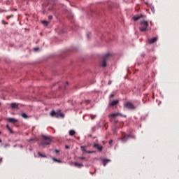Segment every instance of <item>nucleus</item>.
Returning a JSON list of instances; mask_svg holds the SVG:
<instances>
[{"mask_svg":"<svg viewBox=\"0 0 179 179\" xmlns=\"http://www.w3.org/2000/svg\"><path fill=\"white\" fill-rule=\"evenodd\" d=\"M139 30L142 32L150 30V28H149V22L145 20H141Z\"/></svg>","mask_w":179,"mask_h":179,"instance_id":"f257e3e1","label":"nucleus"},{"mask_svg":"<svg viewBox=\"0 0 179 179\" xmlns=\"http://www.w3.org/2000/svg\"><path fill=\"white\" fill-rule=\"evenodd\" d=\"M109 59H110L109 53L103 55V57L102 58V61H101V66L103 68H106V66H107V61H108Z\"/></svg>","mask_w":179,"mask_h":179,"instance_id":"f03ea898","label":"nucleus"},{"mask_svg":"<svg viewBox=\"0 0 179 179\" xmlns=\"http://www.w3.org/2000/svg\"><path fill=\"white\" fill-rule=\"evenodd\" d=\"M42 141L41 145H50V143H51V142H52V140L51 139V138L45 136H42Z\"/></svg>","mask_w":179,"mask_h":179,"instance_id":"7ed1b4c3","label":"nucleus"},{"mask_svg":"<svg viewBox=\"0 0 179 179\" xmlns=\"http://www.w3.org/2000/svg\"><path fill=\"white\" fill-rule=\"evenodd\" d=\"M129 138H135V136L131 135V134H122V137L119 138L120 141H121L123 143H125L129 139Z\"/></svg>","mask_w":179,"mask_h":179,"instance_id":"20e7f679","label":"nucleus"},{"mask_svg":"<svg viewBox=\"0 0 179 179\" xmlns=\"http://www.w3.org/2000/svg\"><path fill=\"white\" fill-rule=\"evenodd\" d=\"M124 107H126V108H129V110H135L136 108L134 104H132L131 102H126L124 103Z\"/></svg>","mask_w":179,"mask_h":179,"instance_id":"39448f33","label":"nucleus"},{"mask_svg":"<svg viewBox=\"0 0 179 179\" xmlns=\"http://www.w3.org/2000/svg\"><path fill=\"white\" fill-rule=\"evenodd\" d=\"M127 117V115H122L121 113H111L110 115H109V117H110V118H114L115 117Z\"/></svg>","mask_w":179,"mask_h":179,"instance_id":"423d86ee","label":"nucleus"},{"mask_svg":"<svg viewBox=\"0 0 179 179\" xmlns=\"http://www.w3.org/2000/svg\"><path fill=\"white\" fill-rule=\"evenodd\" d=\"M127 117V115H122L121 113H111L110 115H109V117H110V118H114L115 117Z\"/></svg>","mask_w":179,"mask_h":179,"instance_id":"0eeeda50","label":"nucleus"},{"mask_svg":"<svg viewBox=\"0 0 179 179\" xmlns=\"http://www.w3.org/2000/svg\"><path fill=\"white\" fill-rule=\"evenodd\" d=\"M142 17H145V15L142 14L136 15L133 17V20H134V22H136L137 20H139V19H142Z\"/></svg>","mask_w":179,"mask_h":179,"instance_id":"6e6552de","label":"nucleus"},{"mask_svg":"<svg viewBox=\"0 0 179 179\" xmlns=\"http://www.w3.org/2000/svg\"><path fill=\"white\" fill-rule=\"evenodd\" d=\"M93 148H96V149H97L99 151L103 150V146L97 144V143H94L93 144Z\"/></svg>","mask_w":179,"mask_h":179,"instance_id":"1a4fd4ad","label":"nucleus"},{"mask_svg":"<svg viewBox=\"0 0 179 179\" xmlns=\"http://www.w3.org/2000/svg\"><path fill=\"white\" fill-rule=\"evenodd\" d=\"M51 117H55L56 118H58L59 117V113L55 112V110H52L50 112Z\"/></svg>","mask_w":179,"mask_h":179,"instance_id":"9d476101","label":"nucleus"},{"mask_svg":"<svg viewBox=\"0 0 179 179\" xmlns=\"http://www.w3.org/2000/svg\"><path fill=\"white\" fill-rule=\"evenodd\" d=\"M117 104H118V100H113L110 103V107H113L114 106H117Z\"/></svg>","mask_w":179,"mask_h":179,"instance_id":"9b49d317","label":"nucleus"},{"mask_svg":"<svg viewBox=\"0 0 179 179\" xmlns=\"http://www.w3.org/2000/svg\"><path fill=\"white\" fill-rule=\"evenodd\" d=\"M7 121H8V122H11V124H15V122H17V120L15 118H8L7 119Z\"/></svg>","mask_w":179,"mask_h":179,"instance_id":"f8f14e48","label":"nucleus"},{"mask_svg":"<svg viewBox=\"0 0 179 179\" xmlns=\"http://www.w3.org/2000/svg\"><path fill=\"white\" fill-rule=\"evenodd\" d=\"M156 41H157V37H154L149 41V43L153 44L154 43H156Z\"/></svg>","mask_w":179,"mask_h":179,"instance_id":"ddd939ff","label":"nucleus"},{"mask_svg":"<svg viewBox=\"0 0 179 179\" xmlns=\"http://www.w3.org/2000/svg\"><path fill=\"white\" fill-rule=\"evenodd\" d=\"M11 108H19V105L16 103H10Z\"/></svg>","mask_w":179,"mask_h":179,"instance_id":"4468645a","label":"nucleus"},{"mask_svg":"<svg viewBox=\"0 0 179 179\" xmlns=\"http://www.w3.org/2000/svg\"><path fill=\"white\" fill-rule=\"evenodd\" d=\"M74 166H76V167H83V164H79V163H78V162H75L74 163Z\"/></svg>","mask_w":179,"mask_h":179,"instance_id":"2eb2a0df","label":"nucleus"},{"mask_svg":"<svg viewBox=\"0 0 179 179\" xmlns=\"http://www.w3.org/2000/svg\"><path fill=\"white\" fill-rule=\"evenodd\" d=\"M110 162V159H103V165L106 166L107 165V163Z\"/></svg>","mask_w":179,"mask_h":179,"instance_id":"dca6fc26","label":"nucleus"},{"mask_svg":"<svg viewBox=\"0 0 179 179\" xmlns=\"http://www.w3.org/2000/svg\"><path fill=\"white\" fill-rule=\"evenodd\" d=\"M21 116L22 117V118H29V116L26 113H22Z\"/></svg>","mask_w":179,"mask_h":179,"instance_id":"f3484780","label":"nucleus"},{"mask_svg":"<svg viewBox=\"0 0 179 179\" xmlns=\"http://www.w3.org/2000/svg\"><path fill=\"white\" fill-rule=\"evenodd\" d=\"M69 135L70 136H73V135H75V131L73 130H70Z\"/></svg>","mask_w":179,"mask_h":179,"instance_id":"a211bd4d","label":"nucleus"},{"mask_svg":"<svg viewBox=\"0 0 179 179\" xmlns=\"http://www.w3.org/2000/svg\"><path fill=\"white\" fill-rule=\"evenodd\" d=\"M41 23L43 24H44L45 26H48V22H47V21L43 20V21H41Z\"/></svg>","mask_w":179,"mask_h":179,"instance_id":"6ab92c4d","label":"nucleus"},{"mask_svg":"<svg viewBox=\"0 0 179 179\" xmlns=\"http://www.w3.org/2000/svg\"><path fill=\"white\" fill-rule=\"evenodd\" d=\"M111 122H114L115 124H117L118 123V120H115L114 118H112Z\"/></svg>","mask_w":179,"mask_h":179,"instance_id":"aec40b11","label":"nucleus"},{"mask_svg":"<svg viewBox=\"0 0 179 179\" xmlns=\"http://www.w3.org/2000/svg\"><path fill=\"white\" fill-rule=\"evenodd\" d=\"M38 156H40L41 157H47V156L43 155L41 152H38Z\"/></svg>","mask_w":179,"mask_h":179,"instance_id":"412c9836","label":"nucleus"},{"mask_svg":"<svg viewBox=\"0 0 179 179\" xmlns=\"http://www.w3.org/2000/svg\"><path fill=\"white\" fill-rule=\"evenodd\" d=\"M81 148V150L83 151V152H86V147H85V146H81L80 147Z\"/></svg>","mask_w":179,"mask_h":179,"instance_id":"4be33fe9","label":"nucleus"},{"mask_svg":"<svg viewBox=\"0 0 179 179\" xmlns=\"http://www.w3.org/2000/svg\"><path fill=\"white\" fill-rule=\"evenodd\" d=\"M11 17H13V14L6 16V19H8V20H9V19H11Z\"/></svg>","mask_w":179,"mask_h":179,"instance_id":"5701e85b","label":"nucleus"},{"mask_svg":"<svg viewBox=\"0 0 179 179\" xmlns=\"http://www.w3.org/2000/svg\"><path fill=\"white\" fill-rule=\"evenodd\" d=\"M54 162H57V163H61V161L58 160L57 158H52Z\"/></svg>","mask_w":179,"mask_h":179,"instance_id":"b1692460","label":"nucleus"},{"mask_svg":"<svg viewBox=\"0 0 179 179\" xmlns=\"http://www.w3.org/2000/svg\"><path fill=\"white\" fill-rule=\"evenodd\" d=\"M85 153H88V154L94 153V151H85Z\"/></svg>","mask_w":179,"mask_h":179,"instance_id":"393cba45","label":"nucleus"},{"mask_svg":"<svg viewBox=\"0 0 179 179\" xmlns=\"http://www.w3.org/2000/svg\"><path fill=\"white\" fill-rule=\"evenodd\" d=\"M79 159H80V160H86V157H80Z\"/></svg>","mask_w":179,"mask_h":179,"instance_id":"a878e982","label":"nucleus"},{"mask_svg":"<svg viewBox=\"0 0 179 179\" xmlns=\"http://www.w3.org/2000/svg\"><path fill=\"white\" fill-rule=\"evenodd\" d=\"M2 24H9V23L6 22L5 20H2Z\"/></svg>","mask_w":179,"mask_h":179,"instance_id":"bb28decb","label":"nucleus"},{"mask_svg":"<svg viewBox=\"0 0 179 179\" xmlns=\"http://www.w3.org/2000/svg\"><path fill=\"white\" fill-rule=\"evenodd\" d=\"M6 128L9 131V129H10V127H9V125L8 124H7L6 126Z\"/></svg>","mask_w":179,"mask_h":179,"instance_id":"cd10ccee","label":"nucleus"},{"mask_svg":"<svg viewBox=\"0 0 179 179\" xmlns=\"http://www.w3.org/2000/svg\"><path fill=\"white\" fill-rule=\"evenodd\" d=\"M48 17L49 20H51V19H52V15H49Z\"/></svg>","mask_w":179,"mask_h":179,"instance_id":"c85d7f7f","label":"nucleus"},{"mask_svg":"<svg viewBox=\"0 0 179 179\" xmlns=\"http://www.w3.org/2000/svg\"><path fill=\"white\" fill-rule=\"evenodd\" d=\"M114 96H115V94H111L110 95V97L111 99H113V97H114Z\"/></svg>","mask_w":179,"mask_h":179,"instance_id":"c756f323","label":"nucleus"},{"mask_svg":"<svg viewBox=\"0 0 179 179\" xmlns=\"http://www.w3.org/2000/svg\"><path fill=\"white\" fill-rule=\"evenodd\" d=\"M32 141H36V138H31V139H29L28 141H29V142H31Z\"/></svg>","mask_w":179,"mask_h":179,"instance_id":"7c9ffc66","label":"nucleus"},{"mask_svg":"<svg viewBox=\"0 0 179 179\" xmlns=\"http://www.w3.org/2000/svg\"><path fill=\"white\" fill-rule=\"evenodd\" d=\"M116 129H117V127H115V129H113L114 134H117V131H115Z\"/></svg>","mask_w":179,"mask_h":179,"instance_id":"2f4dec72","label":"nucleus"},{"mask_svg":"<svg viewBox=\"0 0 179 179\" xmlns=\"http://www.w3.org/2000/svg\"><path fill=\"white\" fill-rule=\"evenodd\" d=\"M8 131H9L10 134H13V131H12L11 129H8Z\"/></svg>","mask_w":179,"mask_h":179,"instance_id":"473e14b6","label":"nucleus"},{"mask_svg":"<svg viewBox=\"0 0 179 179\" xmlns=\"http://www.w3.org/2000/svg\"><path fill=\"white\" fill-rule=\"evenodd\" d=\"M65 148H66V149H69L70 147H69V145H65Z\"/></svg>","mask_w":179,"mask_h":179,"instance_id":"72a5a7b5","label":"nucleus"},{"mask_svg":"<svg viewBox=\"0 0 179 179\" xmlns=\"http://www.w3.org/2000/svg\"><path fill=\"white\" fill-rule=\"evenodd\" d=\"M111 143H113V140L109 141V145H111Z\"/></svg>","mask_w":179,"mask_h":179,"instance_id":"f704fd0d","label":"nucleus"},{"mask_svg":"<svg viewBox=\"0 0 179 179\" xmlns=\"http://www.w3.org/2000/svg\"><path fill=\"white\" fill-rule=\"evenodd\" d=\"M55 153H59V150H55Z\"/></svg>","mask_w":179,"mask_h":179,"instance_id":"c9c22d12","label":"nucleus"},{"mask_svg":"<svg viewBox=\"0 0 179 179\" xmlns=\"http://www.w3.org/2000/svg\"><path fill=\"white\" fill-rule=\"evenodd\" d=\"M34 50H35V51H38V48H35Z\"/></svg>","mask_w":179,"mask_h":179,"instance_id":"e433bc0d","label":"nucleus"},{"mask_svg":"<svg viewBox=\"0 0 179 179\" xmlns=\"http://www.w3.org/2000/svg\"><path fill=\"white\" fill-rule=\"evenodd\" d=\"M94 117H96V116H91V120H93L94 118Z\"/></svg>","mask_w":179,"mask_h":179,"instance_id":"4c0bfd02","label":"nucleus"},{"mask_svg":"<svg viewBox=\"0 0 179 179\" xmlns=\"http://www.w3.org/2000/svg\"><path fill=\"white\" fill-rule=\"evenodd\" d=\"M110 84H111V82H109V83H108V85H110Z\"/></svg>","mask_w":179,"mask_h":179,"instance_id":"58836bf2","label":"nucleus"},{"mask_svg":"<svg viewBox=\"0 0 179 179\" xmlns=\"http://www.w3.org/2000/svg\"><path fill=\"white\" fill-rule=\"evenodd\" d=\"M2 142V140L0 139V143Z\"/></svg>","mask_w":179,"mask_h":179,"instance_id":"ea45409f","label":"nucleus"},{"mask_svg":"<svg viewBox=\"0 0 179 179\" xmlns=\"http://www.w3.org/2000/svg\"><path fill=\"white\" fill-rule=\"evenodd\" d=\"M2 162V159H0V162Z\"/></svg>","mask_w":179,"mask_h":179,"instance_id":"a19ab883","label":"nucleus"},{"mask_svg":"<svg viewBox=\"0 0 179 179\" xmlns=\"http://www.w3.org/2000/svg\"><path fill=\"white\" fill-rule=\"evenodd\" d=\"M21 148H23V145H21Z\"/></svg>","mask_w":179,"mask_h":179,"instance_id":"79ce46f5","label":"nucleus"},{"mask_svg":"<svg viewBox=\"0 0 179 179\" xmlns=\"http://www.w3.org/2000/svg\"><path fill=\"white\" fill-rule=\"evenodd\" d=\"M66 85H68V82H66Z\"/></svg>","mask_w":179,"mask_h":179,"instance_id":"37998d69","label":"nucleus"},{"mask_svg":"<svg viewBox=\"0 0 179 179\" xmlns=\"http://www.w3.org/2000/svg\"><path fill=\"white\" fill-rule=\"evenodd\" d=\"M0 134H1V131H0Z\"/></svg>","mask_w":179,"mask_h":179,"instance_id":"c03bdc74","label":"nucleus"}]
</instances>
